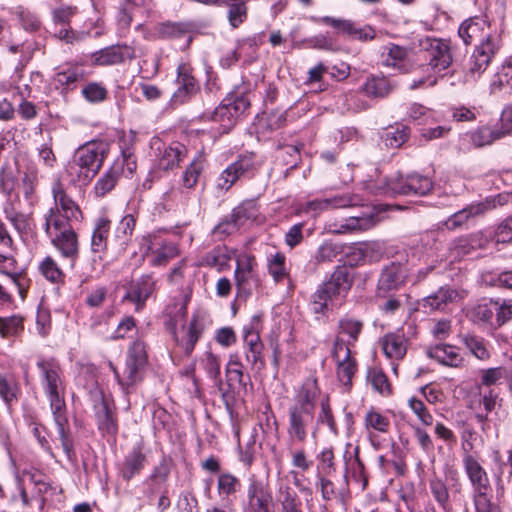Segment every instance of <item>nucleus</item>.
<instances>
[{"label":"nucleus","mask_w":512,"mask_h":512,"mask_svg":"<svg viewBox=\"0 0 512 512\" xmlns=\"http://www.w3.org/2000/svg\"><path fill=\"white\" fill-rule=\"evenodd\" d=\"M37 367L40 371L42 389L49 401L50 410L57 426L58 439L64 452L69 456L72 450V440L66 415V386L63 371L54 359L40 360L37 362Z\"/></svg>","instance_id":"f257e3e1"},{"label":"nucleus","mask_w":512,"mask_h":512,"mask_svg":"<svg viewBox=\"0 0 512 512\" xmlns=\"http://www.w3.org/2000/svg\"><path fill=\"white\" fill-rule=\"evenodd\" d=\"M459 37L466 45L476 44L471 57L469 73L479 75L486 70L498 49V37L490 24L482 18H470L459 27Z\"/></svg>","instance_id":"f03ea898"},{"label":"nucleus","mask_w":512,"mask_h":512,"mask_svg":"<svg viewBox=\"0 0 512 512\" xmlns=\"http://www.w3.org/2000/svg\"><path fill=\"white\" fill-rule=\"evenodd\" d=\"M315 394L308 387H303L297 395L296 402L289 408V437L298 442L307 438V429L314 418Z\"/></svg>","instance_id":"7ed1b4c3"},{"label":"nucleus","mask_w":512,"mask_h":512,"mask_svg":"<svg viewBox=\"0 0 512 512\" xmlns=\"http://www.w3.org/2000/svg\"><path fill=\"white\" fill-rule=\"evenodd\" d=\"M147 362L148 357L145 344L141 341H135L128 349L125 367L122 372H119L111 362L109 366L120 386L124 390H128L143 380Z\"/></svg>","instance_id":"20e7f679"},{"label":"nucleus","mask_w":512,"mask_h":512,"mask_svg":"<svg viewBox=\"0 0 512 512\" xmlns=\"http://www.w3.org/2000/svg\"><path fill=\"white\" fill-rule=\"evenodd\" d=\"M352 279L344 267L337 268L330 279L323 283L313 295L312 309L315 313H324L334 300L344 296L351 288Z\"/></svg>","instance_id":"39448f33"},{"label":"nucleus","mask_w":512,"mask_h":512,"mask_svg":"<svg viewBox=\"0 0 512 512\" xmlns=\"http://www.w3.org/2000/svg\"><path fill=\"white\" fill-rule=\"evenodd\" d=\"M109 152V145L104 141H92L79 147L74 156V163L79 167V180L89 181L100 170Z\"/></svg>","instance_id":"423d86ee"},{"label":"nucleus","mask_w":512,"mask_h":512,"mask_svg":"<svg viewBox=\"0 0 512 512\" xmlns=\"http://www.w3.org/2000/svg\"><path fill=\"white\" fill-rule=\"evenodd\" d=\"M385 194L395 195H426L432 189V181L420 174H409L403 176L395 174L386 181Z\"/></svg>","instance_id":"0eeeda50"},{"label":"nucleus","mask_w":512,"mask_h":512,"mask_svg":"<svg viewBox=\"0 0 512 512\" xmlns=\"http://www.w3.org/2000/svg\"><path fill=\"white\" fill-rule=\"evenodd\" d=\"M463 445V467L467 478L472 486L473 495L491 492V485L488 474L481 464L479 453L472 451V445Z\"/></svg>","instance_id":"6e6552de"},{"label":"nucleus","mask_w":512,"mask_h":512,"mask_svg":"<svg viewBox=\"0 0 512 512\" xmlns=\"http://www.w3.org/2000/svg\"><path fill=\"white\" fill-rule=\"evenodd\" d=\"M142 250L153 266H164L179 255L177 245L159 234L144 237Z\"/></svg>","instance_id":"1a4fd4ad"},{"label":"nucleus","mask_w":512,"mask_h":512,"mask_svg":"<svg viewBox=\"0 0 512 512\" xmlns=\"http://www.w3.org/2000/svg\"><path fill=\"white\" fill-rule=\"evenodd\" d=\"M185 315V308L181 307L175 320L169 322V329L171 330L174 340L177 345L184 351L186 355H190L197 343L203 329V323L198 316H193L187 327H182L177 331V323H182Z\"/></svg>","instance_id":"9d476101"},{"label":"nucleus","mask_w":512,"mask_h":512,"mask_svg":"<svg viewBox=\"0 0 512 512\" xmlns=\"http://www.w3.org/2000/svg\"><path fill=\"white\" fill-rule=\"evenodd\" d=\"M420 46L429 55V64L425 66L427 71H433L437 74L450 66L452 57L447 43L439 39L426 37L420 40Z\"/></svg>","instance_id":"9b49d317"},{"label":"nucleus","mask_w":512,"mask_h":512,"mask_svg":"<svg viewBox=\"0 0 512 512\" xmlns=\"http://www.w3.org/2000/svg\"><path fill=\"white\" fill-rule=\"evenodd\" d=\"M503 198L504 197L502 195H498L495 198H487L479 203L469 205L449 217L445 222L446 228L453 230L461 227L469 218L483 214L486 211L496 208L498 205H502Z\"/></svg>","instance_id":"f8f14e48"},{"label":"nucleus","mask_w":512,"mask_h":512,"mask_svg":"<svg viewBox=\"0 0 512 512\" xmlns=\"http://www.w3.org/2000/svg\"><path fill=\"white\" fill-rule=\"evenodd\" d=\"M247 498L244 512H274L272 493L262 482L254 481L249 485Z\"/></svg>","instance_id":"ddd939ff"},{"label":"nucleus","mask_w":512,"mask_h":512,"mask_svg":"<svg viewBox=\"0 0 512 512\" xmlns=\"http://www.w3.org/2000/svg\"><path fill=\"white\" fill-rule=\"evenodd\" d=\"M332 356L337 362L339 381L349 389L352 377L357 370L356 361L352 357L351 349L345 348L342 343L338 342L337 349H332Z\"/></svg>","instance_id":"4468645a"},{"label":"nucleus","mask_w":512,"mask_h":512,"mask_svg":"<svg viewBox=\"0 0 512 512\" xmlns=\"http://www.w3.org/2000/svg\"><path fill=\"white\" fill-rule=\"evenodd\" d=\"M52 194L55 204L54 210H58L66 218L74 219L75 221L82 219V212L78 204L66 193L59 181L53 184Z\"/></svg>","instance_id":"2eb2a0df"},{"label":"nucleus","mask_w":512,"mask_h":512,"mask_svg":"<svg viewBox=\"0 0 512 512\" xmlns=\"http://www.w3.org/2000/svg\"><path fill=\"white\" fill-rule=\"evenodd\" d=\"M363 329V322L354 318L345 317L338 323V333L334 341L333 349H337L338 342L345 348L351 347L358 341Z\"/></svg>","instance_id":"dca6fc26"},{"label":"nucleus","mask_w":512,"mask_h":512,"mask_svg":"<svg viewBox=\"0 0 512 512\" xmlns=\"http://www.w3.org/2000/svg\"><path fill=\"white\" fill-rule=\"evenodd\" d=\"M250 168L251 161L247 158H241L233 162L217 178L216 188L221 192L228 191Z\"/></svg>","instance_id":"f3484780"},{"label":"nucleus","mask_w":512,"mask_h":512,"mask_svg":"<svg viewBox=\"0 0 512 512\" xmlns=\"http://www.w3.org/2000/svg\"><path fill=\"white\" fill-rule=\"evenodd\" d=\"M323 22L354 39L367 41L375 38V31L370 26L356 27L353 23L347 20L334 19L330 17H325Z\"/></svg>","instance_id":"a211bd4d"},{"label":"nucleus","mask_w":512,"mask_h":512,"mask_svg":"<svg viewBox=\"0 0 512 512\" xmlns=\"http://www.w3.org/2000/svg\"><path fill=\"white\" fill-rule=\"evenodd\" d=\"M464 297V292L442 287L433 295L423 299V307L429 308L430 311L443 310L449 303H454Z\"/></svg>","instance_id":"6ab92c4d"},{"label":"nucleus","mask_w":512,"mask_h":512,"mask_svg":"<svg viewBox=\"0 0 512 512\" xmlns=\"http://www.w3.org/2000/svg\"><path fill=\"white\" fill-rule=\"evenodd\" d=\"M385 356L392 360L402 359L407 352V339L400 333H388L380 340Z\"/></svg>","instance_id":"aec40b11"},{"label":"nucleus","mask_w":512,"mask_h":512,"mask_svg":"<svg viewBox=\"0 0 512 512\" xmlns=\"http://www.w3.org/2000/svg\"><path fill=\"white\" fill-rule=\"evenodd\" d=\"M154 281L151 276H142L135 282L131 289L127 292L124 299L130 300L136 304V310H140L145 301L149 298L154 290Z\"/></svg>","instance_id":"412c9836"},{"label":"nucleus","mask_w":512,"mask_h":512,"mask_svg":"<svg viewBox=\"0 0 512 512\" xmlns=\"http://www.w3.org/2000/svg\"><path fill=\"white\" fill-rule=\"evenodd\" d=\"M427 355L439 363L451 367H458L463 361L458 349L447 344H440L429 348Z\"/></svg>","instance_id":"4be33fe9"},{"label":"nucleus","mask_w":512,"mask_h":512,"mask_svg":"<svg viewBox=\"0 0 512 512\" xmlns=\"http://www.w3.org/2000/svg\"><path fill=\"white\" fill-rule=\"evenodd\" d=\"M378 219L375 218L374 214H363L361 216H351L345 220L344 223L339 226H335L331 231L337 234H345L354 231H363L370 229L376 225Z\"/></svg>","instance_id":"5701e85b"},{"label":"nucleus","mask_w":512,"mask_h":512,"mask_svg":"<svg viewBox=\"0 0 512 512\" xmlns=\"http://www.w3.org/2000/svg\"><path fill=\"white\" fill-rule=\"evenodd\" d=\"M383 64L407 72L410 66L408 51L396 44H389L383 53Z\"/></svg>","instance_id":"b1692460"},{"label":"nucleus","mask_w":512,"mask_h":512,"mask_svg":"<svg viewBox=\"0 0 512 512\" xmlns=\"http://www.w3.org/2000/svg\"><path fill=\"white\" fill-rule=\"evenodd\" d=\"M72 221L75 220L66 218L58 210L50 208L45 216V231L50 237L71 231L73 230L70 224Z\"/></svg>","instance_id":"393cba45"},{"label":"nucleus","mask_w":512,"mask_h":512,"mask_svg":"<svg viewBox=\"0 0 512 512\" xmlns=\"http://www.w3.org/2000/svg\"><path fill=\"white\" fill-rule=\"evenodd\" d=\"M186 153V147L180 143H174L164 148L159 158V168L162 170L173 169L186 157Z\"/></svg>","instance_id":"a878e982"},{"label":"nucleus","mask_w":512,"mask_h":512,"mask_svg":"<svg viewBox=\"0 0 512 512\" xmlns=\"http://www.w3.org/2000/svg\"><path fill=\"white\" fill-rule=\"evenodd\" d=\"M53 245L64 257L74 258L78 254V240L74 230L51 237Z\"/></svg>","instance_id":"bb28decb"},{"label":"nucleus","mask_w":512,"mask_h":512,"mask_svg":"<svg viewBox=\"0 0 512 512\" xmlns=\"http://www.w3.org/2000/svg\"><path fill=\"white\" fill-rule=\"evenodd\" d=\"M109 230L110 221L108 219H97L91 238V250L93 253L102 254L106 251Z\"/></svg>","instance_id":"cd10ccee"},{"label":"nucleus","mask_w":512,"mask_h":512,"mask_svg":"<svg viewBox=\"0 0 512 512\" xmlns=\"http://www.w3.org/2000/svg\"><path fill=\"white\" fill-rule=\"evenodd\" d=\"M226 381L229 390H235L240 387L245 388L243 383V365L236 354L230 355L226 365Z\"/></svg>","instance_id":"c85d7f7f"},{"label":"nucleus","mask_w":512,"mask_h":512,"mask_svg":"<svg viewBox=\"0 0 512 512\" xmlns=\"http://www.w3.org/2000/svg\"><path fill=\"white\" fill-rule=\"evenodd\" d=\"M120 168V165L115 163L109 171L97 180L94 190L98 197H103L114 189L120 175Z\"/></svg>","instance_id":"c756f323"},{"label":"nucleus","mask_w":512,"mask_h":512,"mask_svg":"<svg viewBox=\"0 0 512 512\" xmlns=\"http://www.w3.org/2000/svg\"><path fill=\"white\" fill-rule=\"evenodd\" d=\"M145 463V455L142 453L139 447L133 449L130 455L126 458L122 468V476L126 480H130L136 474H138Z\"/></svg>","instance_id":"7c9ffc66"},{"label":"nucleus","mask_w":512,"mask_h":512,"mask_svg":"<svg viewBox=\"0 0 512 512\" xmlns=\"http://www.w3.org/2000/svg\"><path fill=\"white\" fill-rule=\"evenodd\" d=\"M472 145L476 148L491 145L494 141L500 140L495 126H481L469 134Z\"/></svg>","instance_id":"2f4dec72"},{"label":"nucleus","mask_w":512,"mask_h":512,"mask_svg":"<svg viewBox=\"0 0 512 512\" xmlns=\"http://www.w3.org/2000/svg\"><path fill=\"white\" fill-rule=\"evenodd\" d=\"M136 219L133 215L127 214L125 215L115 229V238L119 242V246L121 248H125V246L131 240L133 231L135 229Z\"/></svg>","instance_id":"473e14b6"},{"label":"nucleus","mask_w":512,"mask_h":512,"mask_svg":"<svg viewBox=\"0 0 512 512\" xmlns=\"http://www.w3.org/2000/svg\"><path fill=\"white\" fill-rule=\"evenodd\" d=\"M234 280L240 295H250L252 290L259 285L257 273L235 271Z\"/></svg>","instance_id":"72a5a7b5"},{"label":"nucleus","mask_w":512,"mask_h":512,"mask_svg":"<svg viewBox=\"0 0 512 512\" xmlns=\"http://www.w3.org/2000/svg\"><path fill=\"white\" fill-rule=\"evenodd\" d=\"M202 365L209 376L218 381V388L222 392L223 396L226 395L229 390H225L223 387V383L220 380V359L218 356L214 355L211 351H207L204 353L202 358Z\"/></svg>","instance_id":"f704fd0d"},{"label":"nucleus","mask_w":512,"mask_h":512,"mask_svg":"<svg viewBox=\"0 0 512 512\" xmlns=\"http://www.w3.org/2000/svg\"><path fill=\"white\" fill-rule=\"evenodd\" d=\"M93 63L101 66L119 64L124 60L123 53L118 47H109L92 55Z\"/></svg>","instance_id":"c9c22d12"},{"label":"nucleus","mask_w":512,"mask_h":512,"mask_svg":"<svg viewBox=\"0 0 512 512\" xmlns=\"http://www.w3.org/2000/svg\"><path fill=\"white\" fill-rule=\"evenodd\" d=\"M247 0H227L228 19L233 27H238L247 17Z\"/></svg>","instance_id":"e433bc0d"},{"label":"nucleus","mask_w":512,"mask_h":512,"mask_svg":"<svg viewBox=\"0 0 512 512\" xmlns=\"http://www.w3.org/2000/svg\"><path fill=\"white\" fill-rule=\"evenodd\" d=\"M365 428L370 432L371 430L379 433H386L390 428V420L376 410H369L364 418Z\"/></svg>","instance_id":"4c0bfd02"},{"label":"nucleus","mask_w":512,"mask_h":512,"mask_svg":"<svg viewBox=\"0 0 512 512\" xmlns=\"http://www.w3.org/2000/svg\"><path fill=\"white\" fill-rule=\"evenodd\" d=\"M347 201L342 197L332 199L313 200L306 204L305 211L316 216L319 212L330 208H339L347 206Z\"/></svg>","instance_id":"58836bf2"},{"label":"nucleus","mask_w":512,"mask_h":512,"mask_svg":"<svg viewBox=\"0 0 512 512\" xmlns=\"http://www.w3.org/2000/svg\"><path fill=\"white\" fill-rule=\"evenodd\" d=\"M211 119L220 124L223 132H228L237 121V118L233 114L232 108L229 107L228 103L217 107L213 112Z\"/></svg>","instance_id":"ea45409f"},{"label":"nucleus","mask_w":512,"mask_h":512,"mask_svg":"<svg viewBox=\"0 0 512 512\" xmlns=\"http://www.w3.org/2000/svg\"><path fill=\"white\" fill-rule=\"evenodd\" d=\"M503 88H512V59L507 60L501 66L491 83L492 92Z\"/></svg>","instance_id":"a19ab883"},{"label":"nucleus","mask_w":512,"mask_h":512,"mask_svg":"<svg viewBox=\"0 0 512 512\" xmlns=\"http://www.w3.org/2000/svg\"><path fill=\"white\" fill-rule=\"evenodd\" d=\"M363 90L369 96L384 97L390 92L391 85L389 81L383 77H373L366 81Z\"/></svg>","instance_id":"79ce46f5"},{"label":"nucleus","mask_w":512,"mask_h":512,"mask_svg":"<svg viewBox=\"0 0 512 512\" xmlns=\"http://www.w3.org/2000/svg\"><path fill=\"white\" fill-rule=\"evenodd\" d=\"M85 76L84 70L79 65L69 66L56 74V81L63 86H71L82 80Z\"/></svg>","instance_id":"37998d69"},{"label":"nucleus","mask_w":512,"mask_h":512,"mask_svg":"<svg viewBox=\"0 0 512 512\" xmlns=\"http://www.w3.org/2000/svg\"><path fill=\"white\" fill-rule=\"evenodd\" d=\"M279 505V512H302L301 502L297 494L288 488L280 490Z\"/></svg>","instance_id":"c03bdc74"},{"label":"nucleus","mask_w":512,"mask_h":512,"mask_svg":"<svg viewBox=\"0 0 512 512\" xmlns=\"http://www.w3.org/2000/svg\"><path fill=\"white\" fill-rule=\"evenodd\" d=\"M179 89L178 93L185 91L186 93H192L196 89V80L192 75V69L188 64H180L178 66V78H177Z\"/></svg>","instance_id":"a18cd8bd"},{"label":"nucleus","mask_w":512,"mask_h":512,"mask_svg":"<svg viewBox=\"0 0 512 512\" xmlns=\"http://www.w3.org/2000/svg\"><path fill=\"white\" fill-rule=\"evenodd\" d=\"M203 165H202V159L201 157H197L193 159V161L190 163V165L186 168L183 177H182V183L183 186L186 188H193L199 178V175L202 171Z\"/></svg>","instance_id":"49530a36"},{"label":"nucleus","mask_w":512,"mask_h":512,"mask_svg":"<svg viewBox=\"0 0 512 512\" xmlns=\"http://www.w3.org/2000/svg\"><path fill=\"white\" fill-rule=\"evenodd\" d=\"M39 270L42 275L51 282H58L63 278V272L58 267L55 260L47 256L39 265Z\"/></svg>","instance_id":"de8ad7c7"},{"label":"nucleus","mask_w":512,"mask_h":512,"mask_svg":"<svg viewBox=\"0 0 512 512\" xmlns=\"http://www.w3.org/2000/svg\"><path fill=\"white\" fill-rule=\"evenodd\" d=\"M22 322L20 316L0 318V335L4 338L17 335L23 328Z\"/></svg>","instance_id":"09e8293b"},{"label":"nucleus","mask_w":512,"mask_h":512,"mask_svg":"<svg viewBox=\"0 0 512 512\" xmlns=\"http://www.w3.org/2000/svg\"><path fill=\"white\" fill-rule=\"evenodd\" d=\"M408 406L423 425L431 426L433 424L434 418L432 414L420 399L411 397L408 400Z\"/></svg>","instance_id":"8fccbe9b"},{"label":"nucleus","mask_w":512,"mask_h":512,"mask_svg":"<svg viewBox=\"0 0 512 512\" xmlns=\"http://www.w3.org/2000/svg\"><path fill=\"white\" fill-rule=\"evenodd\" d=\"M367 378L373 388L382 395L390 393V385L386 375L379 369L372 368L368 371Z\"/></svg>","instance_id":"3c124183"},{"label":"nucleus","mask_w":512,"mask_h":512,"mask_svg":"<svg viewBox=\"0 0 512 512\" xmlns=\"http://www.w3.org/2000/svg\"><path fill=\"white\" fill-rule=\"evenodd\" d=\"M217 487L219 494L230 495L237 492L240 487V481L231 473H221L218 476Z\"/></svg>","instance_id":"603ef678"},{"label":"nucleus","mask_w":512,"mask_h":512,"mask_svg":"<svg viewBox=\"0 0 512 512\" xmlns=\"http://www.w3.org/2000/svg\"><path fill=\"white\" fill-rule=\"evenodd\" d=\"M268 269L270 275L275 281H281L287 275L285 268V256L282 253H276L268 262Z\"/></svg>","instance_id":"864d4df0"},{"label":"nucleus","mask_w":512,"mask_h":512,"mask_svg":"<svg viewBox=\"0 0 512 512\" xmlns=\"http://www.w3.org/2000/svg\"><path fill=\"white\" fill-rule=\"evenodd\" d=\"M400 282L399 271L397 267L386 268L379 278V289L389 291L397 287Z\"/></svg>","instance_id":"5fc2aeb1"},{"label":"nucleus","mask_w":512,"mask_h":512,"mask_svg":"<svg viewBox=\"0 0 512 512\" xmlns=\"http://www.w3.org/2000/svg\"><path fill=\"white\" fill-rule=\"evenodd\" d=\"M475 512H501L498 505L492 502L491 492L473 495Z\"/></svg>","instance_id":"6e6d98bb"},{"label":"nucleus","mask_w":512,"mask_h":512,"mask_svg":"<svg viewBox=\"0 0 512 512\" xmlns=\"http://www.w3.org/2000/svg\"><path fill=\"white\" fill-rule=\"evenodd\" d=\"M98 425L99 428L108 433L115 434L117 432V424L113 417L112 412L106 405H102L101 410L98 412Z\"/></svg>","instance_id":"4d7b16f0"},{"label":"nucleus","mask_w":512,"mask_h":512,"mask_svg":"<svg viewBox=\"0 0 512 512\" xmlns=\"http://www.w3.org/2000/svg\"><path fill=\"white\" fill-rule=\"evenodd\" d=\"M495 128L500 139L512 135V105L502 111L499 122L495 125Z\"/></svg>","instance_id":"13d9d810"},{"label":"nucleus","mask_w":512,"mask_h":512,"mask_svg":"<svg viewBox=\"0 0 512 512\" xmlns=\"http://www.w3.org/2000/svg\"><path fill=\"white\" fill-rule=\"evenodd\" d=\"M466 347L469 351L479 360L485 361L490 358L488 351L483 340L476 337H469L465 340Z\"/></svg>","instance_id":"bf43d9fd"},{"label":"nucleus","mask_w":512,"mask_h":512,"mask_svg":"<svg viewBox=\"0 0 512 512\" xmlns=\"http://www.w3.org/2000/svg\"><path fill=\"white\" fill-rule=\"evenodd\" d=\"M82 94L90 102H100L106 98L107 90L100 83L91 82L83 88Z\"/></svg>","instance_id":"052dcab7"},{"label":"nucleus","mask_w":512,"mask_h":512,"mask_svg":"<svg viewBox=\"0 0 512 512\" xmlns=\"http://www.w3.org/2000/svg\"><path fill=\"white\" fill-rule=\"evenodd\" d=\"M505 373L504 367H492L480 371V385L492 386L503 378Z\"/></svg>","instance_id":"680f3d73"},{"label":"nucleus","mask_w":512,"mask_h":512,"mask_svg":"<svg viewBox=\"0 0 512 512\" xmlns=\"http://www.w3.org/2000/svg\"><path fill=\"white\" fill-rule=\"evenodd\" d=\"M17 385L11 377L0 373V396L9 403L16 398Z\"/></svg>","instance_id":"e2e57ef3"},{"label":"nucleus","mask_w":512,"mask_h":512,"mask_svg":"<svg viewBox=\"0 0 512 512\" xmlns=\"http://www.w3.org/2000/svg\"><path fill=\"white\" fill-rule=\"evenodd\" d=\"M256 266L257 262L255 257L251 254L244 253L237 257L235 271L257 273Z\"/></svg>","instance_id":"0e129e2a"},{"label":"nucleus","mask_w":512,"mask_h":512,"mask_svg":"<svg viewBox=\"0 0 512 512\" xmlns=\"http://www.w3.org/2000/svg\"><path fill=\"white\" fill-rule=\"evenodd\" d=\"M494 306H496V301H489L488 303L479 304L474 308L475 317L483 322L490 321L496 312V308H494Z\"/></svg>","instance_id":"69168bd1"},{"label":"nucleus","mask_w":512,"mask_h":512,"mask_svg":"<svg viewBox=\"0 0 512 512\" xmlns=\"http://www.w3.org/2000/svg\"><path fill=\"white\" fill-rule=\"evenodd\" d=\"M494 308H496L498 325H503L512 319V300L504 301L501 304L496 301Z\"/></svg>","instance_id":"338daca9"},{"label":"nucleus","mask_w":512,"mask_h":512,"mask_svg":"<svg viewBox=\"0 0 512 512\" xmlns=\"http://www.w3.org/2000/svg\"><path fill=\"white\" fill-rule=\"evenodd\" d=\"M496 237L498 242H512V216L499 225Z\"/></svg>","instance_id":"774afa93"}]
</instances>
